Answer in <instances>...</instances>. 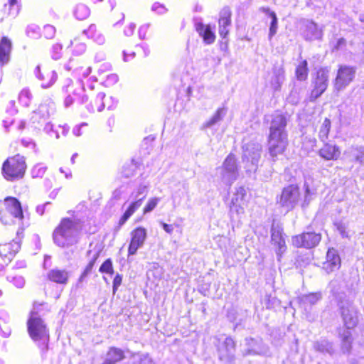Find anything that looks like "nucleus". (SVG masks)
I'll return each instance as SVG.
<instances>
[{
    "mask_svg": "<svg viewBox=\"0 0 364 364\" xmlns=\"http://www.w3.org/2000/svg\"><path fill=\"white\" fill-rule=\"evenodd\" d=\"M55 110L53 102L48 104H41L32 116L33 122H37L38 124L46 122Z\"/></svg>",
    "mask_w": 364,
    "mask_h": 364,
    "instance_id": "20",
    "label": "nucleus"
},
{
    "mask_svg": "<svg viewBox=\"0 0 364 364\" xmlns=\"http://www.w3.org/2000/svg\"><path fill=\"white\" fill-rule=\"evenodd\" d=\"M331 129V121L326 118L320 128L318 136L321 141H325L328 139V133Z\"/></svg>",
    "mask_w": 364,
    "mask_h": 364,
    "instance_id": "46",
    "label": "nucleus"
},
{
    "mask_svg": "<svg viewBox=\"0 0 364 364\" xmlns=\"http://www.w3.org/2000/svg\"><path fill=\"white\" fill-rule=\"evenodd\" d=\"M299 196V188L296 186L290 185L283 189L278 203L287 211H289L297 204Z\"/></svg>",
    "mask_w": 364,
    "mask_h": 364,
    "instance_id": "9",
    "label": "nucleus"
},
{
    "mask_svg": "<svg viewBox=\"0 0 364 364\" xmlns=\"http://www.w3.org/2000/svg\"><path fill=\"white\" fill-rule=\"evenodd\" d=\"M151 10L159 14H164L167 11L166 8L163 4L158 2H156L152 5Z\"/></svg>",
    "mask_w": 364,
    "mask_h": 364,
    "instance_id": "61",
    "label": "nucleus"
},
{
    "mask_svg": "<svg viewBox=\"0 0 364 364\" xmlns=\"http://www.w3.org/2000/svg\"><path fill=\"white\" fill-rule=\"evenodd\" d=\"M304 35L306 40L312 41L321 38L322 31L318 28V25L313 21L306 20L304 21Z\"/></svg>",
    "mask_w": 364,
    "mask_h": 364,
    "instance_id": "26",
    "label": "nucleus"
},
{
    "mask_svg": "<svg viewBox=\"0 0 364 364\" xmlns=\"http://www.w3.org/2000/svg\"><path fill=\"white\" fill-rule=\"evenodd\" d=\"M342 318L346 327V330L354 328L358 323L357 310L350 303L341 304L340 306Z\"/></svg>",
    "mask_w": 364,
    "mask_h": 364,
    "instance_id": "15",
    "label": "nucleus"
},
{
    "mask_svg": "<svg viewBox=\"0 0 364 364\" xmlns=\"http://www.w3.org/2000/svg\"><path fill=\"white\" fill-rule=\"evenodd\" d=\"M246 348L242 350L244 356L248 355H265L269 352V348L260 338H246L245 339Z\"/></svg>",
    "mask_w": 364,
    "mask_h": 364,
    "instance_id": "13",
    "label": "nucleus"
},
{
    "mask_svg": "<svg viewBox=\"0 0 364 364\" xmlns=\"http://www.w3.org/2000/svg\"><path fill=\"white\" fill-rule=\"evenodd\" d=\"M338 334L341 340V350L343 353H350L353 342L351 332L348 330H341Z\"/></svg>",
    "mask_w": 364,
    "mask_h": 364,
    "instance_id": "32",
    "label": "nucleus"
},
{
    "mask_svg": "<svg viewBox=\"0 0 364 364\" xmlns=\"http://www.w3.org/2000/svg\"><path fill=\"white\" fill-rule=\"evenodd\" d=\"M287 118L279 112H275L272 115L269 127V134L287 135L286 132Z\"/></svg>",
    "mask_w": 364,
    "mask_h": 364,
    "instance_id": "16",
    "label": "nucleus"
},
{
    "mask_svg": "<svg viewBox=\"0 0 364 364\" xmlns=\"http://www.w3.org/2000/svg\"><path fill=\"white\" fill-rule=\"evenodd\" d=\"M70 277V272L65 269H53L48 273V278L50 281L58 284L65 285L68 284Z\"/></svg>",
    "mask_w": 364,
    "mask_h": 364,
    "instance_id": "25",
    "label": "nucleus"
},
{
    "mask_svg": "<svg viewBox=\"0 0 364 364\" xmlns=\"http://www.w3.org/2000/svg\"><path fill=\"white\" fill-rule=\"evenodd\" d=\"M7 280L17 288H23L26 283L24 278L21 275H9Z\"/></svg>",
    "mask_w": 364,
    "mask_h": 364,
    "instance_id": "48",
    "label": "nucleus"
},
{
    "mask_svg": "<svg viewBox=\"0 0 364 364\" xmlns=\"http://www.w3.org/2000/svg\"><path fill=\"white\" fill-rule=\"evenodd\" d=\"M314 346L317 351L321 353H328L331 355L334 352L333 344L325 339L316 341L314 343Z\"/></svg>",
    "mask_w": 364,
    "mask_h": 364,
    "instance_id": "39",
    "label": "nucleus"
},
{
    "mask_svg": "<svg viewBox=\"0 0 364 364\" xmlns=\"http://www.w3.org/2000/svg\"><path fill=\"white\" fill-rule=\"evenodd\" d=\"M63 46L60 43H55L51 48V57L53 60H58L62 56Z\"/></svg>",
    "mask_w": 364,
    "mask_h": 364,
    "instance_id": "55",
    "label": "nucleus"
},
{
    "mask_svg": "<svg viewBox=\"0 0 364 364\" xmlns=\"http://www.w3.org/2000/svg\"><path fill=\"white\" fill-rule=\"evenodd\" d=\"M125 358L124 351L116 347L109 348L106 358L102 364H117Z\"/></svg>",
    "mask_w": 364,
    "mask_h": 364,
    "instance_id": "30",
    "label": "nucleus"
},
{
    "mask_svg": "<svg viewBox=\"0 0 364 364\" xmlns=\"http://www.w3.org/2000/svg\"><path fill=\"white\" fill-rule=\"evenodd\" d=\"M26 169L25 158L17 154L8 159L2 166V173L8 181H14L23 178Z\"/></svg>",
    "mask_w": 364,
    "mask_h": 364,
    "instance_id": "3",
    "label": "nucleus"
},
{
    "mask_svg": "<svg viewBox=\"0 0 364 364\" xmlns=\"http://www.w3.org/2000/svg\"><path fill=\"white\" fill-rule=\"evenodd\" d=\"M63 92L66 95L64 100V105L65 107H70L75 98L78 97L81 100V92H85V85H79L75 87L71 80L68 79L65 84L62 87Z\"/></svg>",
    "mask_w": 364,
    "mask_h": 364,
    "instance_id": "11",
    "label": "nucleus"
},
{
    "mask_svg": "<svg viewBox=\"0 0 364 364\" xmlns=\"http://www.w3.org/2000/svg\"><path fill=\"white\" fill-rule=\"evenodd\" d=\"M321 299L320 293H311L302 295L299 297L300 303L304 306H312L316 304Z\"/></svg>",
    "mask_w": 364,
    "mask_h": 364,
    "instance_id": "38",
    "label": "nucleus"
},
{
    "mask_svg": "<svg viewBox=\"0 0 364 364\" xmlns=\"http://www.w3.org/2000/svg\"><path fill=\"white\" fill-rule=\"evenodd\" d=\"M99 271L101 273H107L113 274L114 269L112 267V262L110 259H106L100 266Z\"/></svg>",
    "mask_w": 364,
    "mask_h": 364,
    "instance_id": "53",
    "label": "nucleus"
},
{
    "mask_svg": "<svg viewBox=\"0 0 364 364\" xmlns=\"http://www.w3.org/2000/svg\"><path fill=\"white\" fill-rule=\"evenodd\" d=\"M146 238V230L139 227L131 232V241L128 248V257L135 255L137 250L141 248Z\"/></svg>",
    "mask_w": 364,
    "mask_h": 364,
    "instance_id": "14",
    "label": "nucleus"
},
{
    "mask_svg": "<svg viewBox=\"0 0 364 364\" xmlns=\"http://www.w3.org/2000/svg\"><path fill=\"white\" fill-rule=\"evenodd\" d=\"M47 167L41 164L36 165L31 170V175L33 178H42L46 171Z\"/></svg>",
    "mask_w": 364,
    "mask_h": 364,
    "instance_id": "50",
    "label": "nucleus"
},
{
    "mask_svg": "<svg viewBox=\"0 0 364 364\" xmlns=\"http://www.w3.org/2000/svg\"><path fill=\"white\" fill-rule=\"evenodd\" d=\"M262 145L257 142H250L243 146L242 162L245 164V168L248 173L255 172L261 157Z\"/></svg>",
    "mask_w": 364,
    "mask_h": 364,
    "instance_id": "4",
    "label": "nucleus"
},
{
    "mask_svg": "<svg viewBox=\"0 0 364 364\" xmlns=\"http://www.w3.org/2000/svg\"><path fill=\"white\" fill-rule=\"evenodd\" d=\"M7 212L15 219L21 221L23 218V214L21 203L13 197H7L4 200Z\"/></svg>",
    "mask_w": 364,
    "mask_h": 364,
    "instance_id": "22",
    "label": "nucleus"
},
{
    "mask_svg": "<svg viewBox=\"0 0 364 364\" xmlns=\"http://www.w3.org/2000/svg\"><path fill=\"white\" fill-rule=\"evenodd\" d=\"M341 260L338 251L334 248L328 249L322 268L327 273H331L338 270L341 267Z\"/></svg>",
    "mask_w": 364,
    "mask_h": 364,
    "instance_id": "17",
    "label": "nucleus"
},
{
    "mask_svg": "<svg viewBox=\"0 0 364 364\" xmlns=\"http://www.w3.org/2000/svg\"><path fill=\"white\" fill-rule=\"evenodd\" d=\"M226 114V109L224 107L218 108L213 116L203 124L201 129H205L208 128H211L214 125L219 123L223 120V117Z\"/></svg>",
    "mask_w": 364,
    "mask_h": 364,
    "instance_id": "34",
    "label": "nucleus"
},
{
    "mask_svg": "<svg viewBox=\"0 0 364 364\" xmlns=\"http://www.w3.org/2000/svg\"><path fill=\"white\" fill-rule=\"evenodd\" d=\"M75 73L79 77H87L91 73V68L87 67L85 68H78L74 70Z\"/></svg>",
    "mask_w": 364,
    "mask_h": 364,
    "instance_id": "58",
    "label": "nucleus"
},
{
    "mask_svg": "<svg viewBox=\"0 0 364 364\" xmlns=\"http://www.w3.org/2000/svg\"><path fill=\"white\" fill-rule=\"evenodd\" d=\"M335 226L343 237H348V232H346L347 225L346 223L341 221L336 222L335 223Z\"/></svg>",
    "mask_w": 364,
    "mask_h": 364,
    "instance_id": "57",
    "label": "nucleus"
},
{
    "mask_svg": "<svg viewBox=\"0 0 364 364\" xmlns=\"http://www.w3.org/2000/svg\"><path fill=\"white\" fill-rule=\"evenodd\" d=\"M105 94L102 92L95 93L93 97H89V100L86 104V108L90 112H94L95 110L101 112L104 109L105 105L103 99Z\"/></svg>",
    "mask_w": 364,
    "mask_h": 364,
    "instance_id": "24",
    "label": "nucleus"
},
{
    "mask_svg": "<svg viewBox=\"0 0 364 364\" xmlns=\"http://www.w3.org/2000/svg\"><path fill=\"white\" fill-rule=\"evenodd\" d=\"M87 87L88 88V91L85 89V92H81L82 97H81V103L85 104L88 102L89 97H93L95 94L96 93L94 92V85L92 83L87 84Z\"/></svg>",
    "mask_w": 364,
    "mask_h": 364,
    "instance_id": "49",
    "label": "nucleus"
},
{
    "mask_svg": "<svg viewBox=\"0 0 364 364\" xmlns=\"http://www.w3.org/2000/svg\"><path fill=\"white\" fill-rule=\"evenodd\" d=\"M34 72L36 77L42 82L41 87L43 88H48L52 86L58 77L57 73L54 70L44 68L42 72L40 65L36 68Z\"/></svg>",
    "mask_w": 364,
    "mask_h": 364,
    "instance_id": "19",
    "label": "nucleus"
},
{
    "mask_svg": "<svg viewBox=\"0 0 364 364\" xmlns=\"http://www.w3.org/2000/svg\"><path fill=\"white\" fill-rule=\"evenodd\" d=\"M220 174L222 181L229 186L237 178L239 166L233 154H230L226 157L223 166L220 168Z\"/></svg>",
    "mask_w": 364,
    "mask_h": 364,
    "instance_id": "6",
    "label": "nucleus"
},
{
    "mask_svg": "<svg viewBox=\"0 0 364 364\" xmlns=\"http://www.w3.org/2000/svg\"><path fill=\"white\" fill-rule=\"evenodd\" d=\"M196 29L206 44H212L215 41V35L210 25L198 23L196 26Z\"/></svg>",
    "mask_w": 364,
    "mask_h": 364,
    "instance_id": "28",
    "label": "nucleus"
},
{
    "mask_svg": "<svg viewBox=\"0 0 364 364\" xmlns=\"http://www.w3.org/2000/svg\"><path fill=\"white\" fill-rule=\"evenodd\" d=\"M26 33L30 38H38L40 36V28L35 24L29 25L26 28Z\"/></svg>",
    "mask_w": 364,
    "mask_h": 364,
    "instance_id": "52",
    "label": "nucleus"
},
{
    "mask_svg": "<svg viewBox=\"0 0 364 364\" xmlns=\"http://www.w3.org/2000/svg\"><path fill=\"white\" fill-rule=\"evenodd\" d=\"M226 114V109L224 107L218 108L213 116L203 124L201 129H205L208 128H211L214 125L219 123L223 120V117Z\"/></svg>",
    "mask_w": 364,
    "mask_h": 364,
    "instance_id": "33",
    "label": "nucleus"
},
{
    "mask_svg": "<svg viewBox=\"0 0 364 364\" xmlns=\"http://www.w3.org/2000/svg\"><path fill=\"white\" fill-rule=\"evenodd\" d=\"M11 50V42L6 38L3 37L0 41V63L4 64L9 60V55Z\"/></svg>",
    "mask_w": 364,
    "mask_h": 364,
    "instance_id": "31",
    "label": "nucleus"
},
{
    "mask_svg": "<svg viewBox=\"0 0 364 364\" xmlns=\"http://www.w3.org/2000/svg\"><path fill=\"white\" fill-rule=\"evenodd\" d=\"M341 151L338 146L330 144H325L319 150V155L326 160H336L340 156Z\"/></svg>",
    "mask_w": 364,
    "mask_h": 364,
    "instance_id": "27",
    "label": "nucleus"
},
{
    "mask_svg": "<svg viewBox=\"0 0 364 364\" xmlns=\"http://www.w3.org/2000/svg\"><path fill=\"white\" fill-rule=\"evenodd\" d=\"M260 10L267 14H269L272 18L269 31V39L271 40L272 37L277 33L278 28V19L275 12L270 11L269 8L262 7Z\"/></svg>",
    "mask_w": 364,
    "mask_h": 364,
    "instance_id": "37",
    "label": "nucleus"
},
{
    "mask_svg": "<svg viewBox=\"0 0 364 364\" xmlns=\"http://www.w3.org/2000/svg\"><path fill=\"white\" fill-rule=\"evenodd\" d=\"M315 195V193L311 191L308 186H306L305 189V196H304V204L306 205L310 203V201L313 199V196Z\"/></svg>",
    "mask_w": 364,
    "mask_h": 364,
    "instance_id": "62",
    "label": "nucleus"
},
{
    "mask_svg": "<svg viewBox=\"0 0 364 364\" xmlns=\"http://www.w3.org/2000/svg\"><path fill=\"white\" fill-rule=\"evenodd\" d=\"M308 63L306 60L301 61L296 69V78L300 81L306 80L308 76Z\"/></svg>",
    "mask_w": 364,
    "mask_h": 364,
    "instance_id": "43",
    "label": "nucleus"
},
{
    "mask_svg": "<svg viewBox=\"0 0 364 364\" xmlns=\"http://www.w3.org/2000/svg\"><path fill=\"white\" fill-rule=\"evenodd\" d=\"M288 145L287 135L269 134L268 150L273 160L285 151Z\"/></svg>",
    "mask_w": 364,
    "mask_h": 364,
    "instance_id": "8",
    "label": "nucleus"
},
{
    "mask_svg": "<svg viewBox=\"0 0 364 364\" xmlns=\"http://www.w3.org/2000/svg\"><path fill=\"white\" fill-rule=\"evenodd\" d=\"M137 168L136 164L132 160L130 163L125 164L122 171V174L124 178H130L134 176Z\"/></svg>",
    "mask_w": 364,
    "mask_h": 364,
    "instance_id": "44",
    "label": "nucleus"
},
{
    "mask_svg": "<svg viewBox=\"0 0 364 364\" xmlns=\"http://www.w3.org/2000/svg\"><path fill=\"white\" fill-rule=\"evenodd\" d=\"M232 12L229 7L223 8L220 12L219 33L221 37L225 38L229 33V27L231 25Z\"/></svg>",
    "mask_w": 364,
    "mask_h": 364,
    "instance_id": "21",
    "label": "nucleus"
},
{
    "mask_svg": "<svg viewBox=\"0 0 364 364\" xmlns=\"http://www.w3.org/2000/svg\"><path fill=\"white\" fill-rule=\"evenodd\" d=\"M136 200L132 202L128 208L126 210L123 215L121 217L119 221L120 225H124L126 221L133 215V213L141 205L143 198H137Z\"/></svg>",
    "mask_w": 364,
    "mask_h": 364,
    "instance_id": "35",
    "label": "nucleus"
},
{
    "mask_svg": "<svg viewBox=\"0 0 364 364\" xmlns=\"http://www.w3.org/2000/svg\"><path fill=\"white\" fill-rule=\"evenodd\" d=\"M6 114H8L10 117L15 115L17 113V109L16 107V103L14 100L9 101L6 111Z\"/></svg>",
    "mask_w": 364,
    "mask_h": 364,
    "instance_id": "60",
    "label": "nucleus"
},
{
    "mask_svg": "<svg viewBox=\"0 0 364 364\" xmlns=\"http://www.w3.org/2000/svg\"><path fill=\"white\" fill-rule=\"evenodd\" d=\"M90 14V10L87 6L83 4H77L74 10V15L78 20H84Z\"/></svg>",
    "mask_w": 364,
    "mask_h": 364,
    "instance_id": "42",
    "label": "nucleus"
},
{
    "mask_svg": "<svg viewBox=\"0 0 364 364\" xmlns=\"http://www.w3.org/2000/svg\"><path fill=\"white\" fill-rule=\"evenodd\" d=\"M271 232L272 242L274 245L277 246V255L278 260H279L282 254L286 251L285 240L279 227L272 226Z\"/></svg>",
    "mask_w": 364,
    "mask_h": 364,
    "instance_id": "23",
    "label": "nucleus"
},
{
    "mask_svg": "<svg viewBox=\"0 0 364 364\" xmlns=\"http://www.w3.org/2000/svg\"><path fill=\"white\" fill-rule=\"evenodd\" d=\"M7 9L9 10V15L13 17L16 16L19 11V8L16 0H9V4L5 5V9L6 10Z\"/></svg>",
    "mask_w": 364,
    "mask_h": 364,
    "instance_id": "51",
    "label": "nucleus"
},
{
    "mask_svg": "<svg viewBox=\"0 0 364 364\" xmlns=\"http://www.w3.org/2000/svg\"><path fill=\"white\" fill-rule=\"evenodd\" d=\"M112 69V65L109 63H103L98 68V73L100 75L104 74Z\"/></svg>",
    "mask_w": 364,
    "mask_h": 364,
    "instance_id": "64",
    "label": "nucleus"
},
{
    "mask_svg": "<svg viewBox=\"0 0 364 364\" xmlns=\"http://www.w3.org/2000/svg\"><path fill=\"white\" fill-rule=\"evenodd\" d=\"M320 234L309 232L292 237V244L296 247L311 249L316 247L321 241Z\"/></svg>",
    "mask_w": 364,
    "mask_h": 364,
    "instance_id": "12",
    "label": "nucleus"
},
{
    "mask_svg": "<svg viewBox=\"0 0 364 364\" xmlns=\"http://www.w3.org/2000/svg\"><path fill=\"white\" fill-rule=\"evenodd\" d=\"M349 152L355 157V161L363 164L364 163V146H352L349 149Z\"/></svg>",
    "mask_w": 364,
    "mask_h": 364,
    "instance_id": "45",
    "label": "nucleus"
},
{
    "mask_svg": "<svg viewBox=\"0 0 364 364\" xmlns=\"http://www.w3.org/2000/svg\"><path fill=\"white\" fill-rule=\"evenodd\" d=\"M356 69L349 65H341L335 79L334 87L338 91L345 89L353 80Z\"/></svg>",
    "mask_w": 364,
    "mask_h": 364,
    "instance_id": "10",
    "label": "nucleus"
},
{
    "mask_svg": "<svg viewBox=\"0 0 364 364\" xmlns=\"http://www.w3.org/2000/svg\"><path fill=\"white\" fill-rule=\"evenodd\" d=\"M149 187V183L147 181H143L139 183L135 191L132 193V197L134 199L137 198H145Z\"/></svg>",
    "mask_w": 364,
    "mask_h": 364,
    "instance_id": "41",
    "label": "nucleus"
},
{
    "mask_svg": "<svg viewBox=\"0 0 364 364\" xmlns=\"http://www.w3.org/2000/svg\"><path fill=\"white\" fill-rule=\"evenodd\" d=\"M122 281V277L120 274H117L113 280V285H112V291L113 293L115 294L117 291L118 287L121 285Z\"/></svg>",
    "mask_w": 364,
    "mask_h": 364,
    "instance_id": "63",
    "label": "nucleus"
},
{
    "mask_svg": "<svg viewBox=\"0 0 364 364\" xmlns=\"http://www.w3.org/2000/svg\"><path fill=\"white\" fill-rule=\"evenodd\" d=\"M20 246L17 242L6 243L0 245V255L9 263L12 260L15 254L18 252Z\"/></svg>",
    "mask_w": 364,
    "mask_h": 364,
    "instance_id": "29",
    "label": "nucleus"
},
{
    "mask_svg": "<svg viewBox=\"0 0 364 364\" xmlns=\"http://www.w3.org/2000/svg\"><path fill=\"white\" fill-rule=\"evenodd\" d=\"M43 36L47 39H51L55 36V28L51 25H46L43 28Z\"/></svg>",
    "mask_w": 364,
    "mask_h": 364,
    "instance_id": "56",
    "label": "nucleus"
},
{
    "mask_svg": "<svg viewBox=\"0 0 364 364\" xmlns=\"http://www.w3.org/2000/svg\"><path fill=\"white\" fill-rule=\"evenodd\" d=\"M217 343L215 346L219 360L224 364H231L235 359V341L230 336L225 339L216 338Z\"/></svg>",
    "mask_w": 364,
    "mask_h": 364,
    "instance_id": "5",
    "label": "nucleus"
},
{
    "mask_svg": "<svg viewBox=\"0 0 364 364\" xmlns=\"http://www.w3.org/2000/svg\"><path fill=\"white\" fill-rule=\"evenodd\" d=\"M245 196L246 190L244 187L240 186L236 188L230 206L231 213H235L236 214L240 215L243 213Z\"/></svg>",
    "mask_w": 364,
    "mask_h": 364,
    "instance_id": "18",
    "label": "nucleus"
},
{
    "mask_svg": "<svg viewBox=\"0 0 364 364\" xmlns=\"http://www.w3.org/2000/svg\"><path fill=\"white\" fill-rule=\"evenodd\" d=\"M83 33L97 43L102 45L105 42V36L97 30V27L95 24H92L89 26L87 30L83 31Z\"/></svg>",
    "mask_w": 364,
    "mask_h": 364,
    "instance_id": "36",
    "label": "nucleus"
},
{
    "mask_svg": "<svg viewBox=\"0 0 364 364\" xmlns=\"http://www.w3.org/2000/svg\"><path fill=\"white\" fill-rule=\"evenodd\" d=\"M329 70L326 68H321L316 72V77L314 78L312 84L314 88L311 92L309 97L310 101H315L327 89L328 85Z\"/></svg>",
    "mask_w": 364,
    "mask_h": 364,
    "instance_id": "7",
    "label": "nucleus"
},
{
    "mask_svg": "<svg viewBox=\"0 0 364 364\" xmlns=\"http://www.w3.org/2000/svg\"><path fill=\"white\" fill-rule=\"evenodd\" d=\"M132 360V364H154L152 359L147 354H134Z\"/></svg>",
    "mask_w": 364,
    "mask_h": 364,
    "instance_id": "47",
    "label": "nucleus"
},
{
    "mask_svg": "<svg viewBox=\"0 0 364 364\" xmlns=\"http://www.w3.org/2000/svg\"><path fill=\"white\" fill-rule=\"evenodd\" d=\"M159 201H160L159 198L154 197V198H150L148 200L145 207L144 208V213L146 214V213L151 212L156 207V205H158Z\"/></svg>",
    "mask_w": 364,
    "mask_h": 364,
    "instance_id": "54",
    "label": "nucleus"
},
{
    "mask_svg": "<svg viewBox=\"0 0 364 364\" xmlns=\"http://www.w3.org/2000/svg\"><path fill=\"white\" fill-rule=\"evenodd\" d=\"M82 225L77 220L63 219L53 232L54 243L60 247H69L77 244L80 239Z\"/></svg>",
    "mask_w": 364,
    "mask_h": 364,
    "instance_id": "2",
    "label": "nucleus"
},
{
    "mask_svg": "<svg viewBox=\"0 0 364 364\" xmlns=\"http://www.w3.org/2000/svg\"><path fill=\"white\" fill-rule=\"evenodd\" d=\"M119 78L117 75L116 74H109L106 77V80H105V83L107 86H111L117 82Z\"/></svg>",
    "mask_w": 364,
    "mask_h": 364,
    "instance_id": "59",
    "label": "nucleus"
},
{
    "mask_svg": "<svg viewBox=\"0 0 364 364\" xmlns=\"http://www.w3.org/2000/svg\"><path fill=\"white\" fill-rule=\"evenodd\" d=\"M43 306V304L34 303L27 321V328L31 339L38 345L43 351H46L48 348L50 336L48 328L41 315Z\"/></svg>",
    "mask_w": 364,
    "mask_h": 364,
    "instance_id": "1",
    "label": "nucleus"
},
{
    "mask_svg": "<svg viewBox=\"0 0 364 364\" xmlns=\"http://www.w3.org/2000/svg\"><path fill=\"white\" fill-rule=\"evenodd\" d=\"M284 70L283 68H277L274 71V76L272 79V85L274 90H278L284 81Z\"/></svg>",
    "mask_w": 364,
    "mask_h": 364,
    "instance_id": "40",
    "label": "nucleus"
}]
</instances>
